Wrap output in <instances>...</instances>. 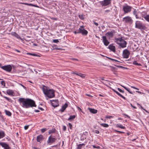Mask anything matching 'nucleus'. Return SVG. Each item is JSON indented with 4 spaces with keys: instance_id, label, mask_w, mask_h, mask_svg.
I'll return each mask as SVG.
<instances>
[{
    "instance_id": "obj_1",
    "label": "nucleus",
    "mask_w": 149,
    "mask_h": 149,
    "mask_svg": "<svg viewBox=\"0 0 149 149\" xmlns=\"http://www.w3.org/2000/svg\"><path fill=\"white\" fill-rule=\"evenodd\" d=\"M19 101L22 104L23 107L26 108L29 107H36V106L35 102L31 99L20 98L19 99Z\"/></svg>"
},
{
    "instance_id": "obj_2",
    "label": "nucleus",
    "mask_w": 149,
    "mask_h": 149,
    "mask_svg": "<svg viewBox=\"0 0 149 149\" xmlns=\"http://www.w3.org/2000/svg\"><path fill=\"white\" fill-rule=\"evenodd\" d=\"M42 91L44 94L48 97L51 98L55 96L54 91L52 89H49L45 86L42 88Z\"/></svg>"
},
{
    "instance_id": "obj_3",
    "label": "nucleus",
    "mask_w": 149,
    "mask_h": 149,
    "mask_svg": "<svg viewBox=\"0 0 149 149\" xmlns=\"http://www.w3.org/2000/svg\"><path fill=\"white\" fill-rule=\"evenodd\" d=\"M116 40L117 43L121 47L123 48L126 47L127 42L122 38H116Z\"/></svg>"
},
{
    "instance_id": "obj_4",
    "label": "nucleus",
    "mask_w": 149,
    "mask_h": 149,
    "mask_svg": "<svg viewBox=\"0 0 149 149\" xmlns=\"http://www.w3.org/2000/svg\"><path fill=\"white\" fill-rule=\"evenodd\" d=\"M75 34L81 33L83 35H86L88 33V31L84 28L83 26H81L80 28L74 32Z\"/></svg>"
},
{
    "instance_id": "obj_5",
    "label": "nucleus",
    "mask_w": 149,
    "mask_h": 149,
    "mask_svg": "<svg viewBox=\"0 0 149 149\" xmlns=\"http://www.w3.org/2000/svg\"><path fill=\"white\" fill-rule=\"evenodd\" d=\"M135 28L140 29L143 30L145 29L146 28V26L139 21H137L136 22Z\"/></svg>"
},
{
    "instance_id": "obj_6",
    "label": "nucleus",
    "mask_w": 149,
    "mask_h": 149,
    "mask_svg": "<svg viewBox=\"0 0 149 149\" xmlns=\"http://www.w3.org/2000/svg\"><path fill=\"white\" fill-rule=\"evenodd\" d=\"M3 70L7 72H10L12 69V67L10 65H7L1 67Z\"/></svg>"
},
{
    "instance_id": "obj_7",
    "label": "nucleus",
    "mask_w": 149,
    "mask_h": 149,
    "mask_svg": "<svg viewBox=\"0 0 149 149\" xmlns=\"http://www.w3.org/2000/svg\"><path fill=\"white\" fill-rule=\"evenodd\" d=\"M132 7L127 5L123 7V10L125 13L130 12L131 10Z\"/></svg>"
},
{
    "instance_id": "obj_8",
    "label": "nucleus",
    "mask_w": 149,
    "mask_h": 149,
    "mask_svg": "<svg viewBox=\"0 0 149 149\" xmlns=\"http://www.w3.org/2000/svg\"><path fill=\"white\" fill-rule=\"evenodd\" d=\"M123 21L126 23H129L130 24H132L133 21L131 17L129 16H127L123 18Z\"/></svg>"
},
{
    "instance_id": "obj_9",
    "label": "nucleus",
    "mask_w": 149,
    "mask_h": 149,
    "mask_svg": "<svg viewBox=\"0 0 149 149\" xmlns=\"http://www.w3.org/2000/svg\"><path fill=\"white\" fill-rule=\"evenodd\" d=\"M130 54V52L127 49L124 50L123 52V56L124 58H128Z\"/></svg>"
},
{
    "instance_id": "obj_10",
    "label": "nucleus",
    "mask_w": 149,
    "mask_h": 149,
    "mask_svg": "<svg viewBox=\"0 0 149 149\" xmlns=\"http://www.w3.org/2000/svg\"><path fill=\"white\" fill-rule=\"evenodd\" d=\"M52 106L56 107L59 106L58 101V100H50Z\"/></svg>"
},
{
    "instance_id": "obj_11",
    "label": "nucleus",
    "mask_w": 149,
    "mask_h": 149,
    "mask_svg": "<svg viewBox=\"0 0 149 149\" xmlns=\"http://www.w3.org/2000/svg\"><path fill=\"white\" fill-rule=\"evenodd\" d=\"M56 140V138L53 137H52L51 136H50L48 138V139L47 141V143H53Z\"/></svg>"
},
{
    "instance_id": "obj_12",
    "label": "nucleus",
    "mask_w": 149,
    "mask_h": 149,
    "mask_svg": "<svg viewBox=\"0 0 149 149\" xmlns=\"http://www.w3.org/2000/svg\"><path fill=\"white\" fill-rule=\"evenodd\" d=\"M102 42H103L104 45L106 46H108L109 44V42L107 40L106 36H102Z\"/></svg>"
},
{
    "instance_id": "obj_13",
    "label": "nucleus",
    "mask_w": 149,
    "mask_h": 149,
    "mask_svg": "<svg viewBox=\"0 0 149 149\" xmlns=\"http://www.w3.org/2000/svg\"><path fill=\"white\" fill-rule=\"evenodd\" d=\"M111 3L110 0H104L101 2V4L103 6H106Z\"/></svg>"
},
{
    "instance_id": "obj_14",
    "label": "nucleus",
    "mask_w": 149,
    "mask_h": 149,
    "mask_svg": "<svg viewBox=\"0 0 149 149\" xmlns=\"http://www.w3.org/2000/svg\"><path fill=\"white\" fill-rule=\"evenodd\" d=\"M0 145L5 149H10V148L8 145L6 143L1 142L0 143Z\"/></svg>"
},
{
    "instance_id": "obj_15",
    "label": "nucleus",
    "mask_w": 149,
    "mask_h": 149,
    "mask_svg": "<svg viewBox=\"0 0 149 149\" xmlns=\"http://www.w3.org/2000/svg\"><path fill=\"white\" fill-rule=\"evenodd\" d=\"M113 33L112 31H109L106 34V35L109 38H112L113 35Z\"/></svg>"
},
{
    "instance_id": "obj_16",
    "label": "nucleus",
    "mask_w": 149,
    "mask_h": 149,
    "mask_svg": "<svg viewBox=\"0 0 149 149\" xmlns=\"http://www.w3.org/2000/svg\"><path fill=\"white\" fill-rule=\"evenodd\" d=\"M43 139V136L42 135H40L37 136V140L38 142H41Z\"/></svg>"
},
{
    "instance_id": "obj_17",
    "label": "nucleus",
    "mask_w": 149,
    "mask_h": 149,
    "mask_svg": "<svg viewBox=\"0 0 149 149\" xmlns=\"http://www.w3.org/2000/svg\"><path fill=\"white\" fill-rule=\"evenodd\" d=\"M68 106V104L65 103L64 105H63L61 109H60L59 111L61 112H63L67 107Z\"/></svg>"
},
{
    "instance_id": "obj_18",
    "label": "nucleus",
    "mask_w": 149,
    "mask_h": 149,
    "mask_svg": "<svg viewBox=\"0 0 149 149\" xmlns=\"http://www.w3.org/2000/svg\"><path fill=\"white\" fill-rule=\"evenodd\" d=\"M6 93L9 95L11 96H13L14 93L13 90L9 89L7 90Z\"/></svg>"
},
{
    "instance_id": "obj_19",
    "label": "nucleus",
    "mask_w": 149,
    "mask_h": 149,
    "mask_svg": "<svg viewBox=\"0 0 149 149\" xmlns=\"http://www.w3.org/2000/svg\"><path fill=\"white\" fill-rule=\"evenodd\" d=\"M108 48L110 49L111 51L114 52L115 50V47L112 45H110L108 47Z\"/></svg>"
},
{
    "instance_id": "obj_20",
    "label": "nucleus",
    "mask_w": 149,
    "mask_h": 149,
    "mask_svg": "<svg viewBox=\"0 0 149 149\" xmlns=\"http://www.w3.org/2000/svg\"><path fill=\"white\" fill-rule=\"evenodd\" d=\"M88 109L91 113H96L97 112V110L94 109L89 108H88Z\"/></svg>"
},
{
    "instance_id": "obj_21",
    "label": "nucleus",
    "mask_w": 149,
    "mask_h": 149,
    "mask_svg": "<svg viewBox=\"0 0 149 149\" xmlns=\"http://www.w3.org/2000/svg\"><path fill=\"white\" fill-rule=\"evenodd\" d=\"M11 34L13 36L15 37H16L17 38H19L20 39L22 40V38H20V36L19 35L17 34L16 32H12L11 33Z\"/></svg>"
},
{
    "instance_id": "obj_22",
    "label": "nucleus",
    "mask_w": 149,
    "mask_h": 149,
    "mask_svg": "<svg viewBox=\"0 0 149 149\" xmlns=\"http://www.w3.org/2000/svg\"><path fill=\"white\" fill-rule=\"evenodd\" d=\"M77 75L81 77L82 78H84L86 77V75L84 74H82L81 73H78V74H77Z\"/></svg>"
},
{
    "instance_id": "obj_23",
    "label": "nucleus",
    "mask_w": 149,
    "mask_h": 149,
    "mask_svg": "<svg viewBox=\"0 0 149 149\" xmlns=\"http://www.w3.org/2000/svg\"><path fill=\"white\" fill-rule=\"evenodd\" d=\"M5 133L4 132L2 131L0 132V139L3 138L5 136Z\"/></svg>"
},
{
    "instance_id": "obj_24",
    "label": "nucleus",
    "mask_w": 149,
    "mask_h": 149,
    "mask_svg": "<svg viewBox=\"0 0 149 149\" xmlns=\"http://www.w3.org/2000/svg\"><path fill=\"white\" fill-rule=\"evenodd\" d=\"M5 113L6 115H7L9 116H10L11 115V113L9 111L5 110Z\"/></svg>"
},
{
    "instance_id": "obj_25",
    "label": "nucleus",
    "mask_w": 149,
    "mask_h": 149,
    "mask_svg": "<svg viewBox=\"0 0 149 149\" xmlns=\"http://www.w3.org/2000/svg\"><path fill=\"white\" fill-rule=\"evenodd\" d=\"M116 126L122 129H125V127L123 126V125L121 124H117L116 125Z\"/></svg>"
},
{
    "instance_id": "obj_26",
    "label": "nucleus",
    "mask_w": 149,
    "mask_h": 149,
    "mask_svg": "<svg viewBox=\"0 0 149 149\" xmlns=\"http://www.w3.org/2000/svg\"><path fill=\"white\" fill-rule=\"evenodd\" d=\"M121 86L122 87H123L126 90H127V91H128L130 93V94H132V93L131 91H130L128 88H127L126 87H125V86H123L122 85H121Z\"/></svg>"
},
{
    "instance_id": "obj_27",
    "label": "nucleus",
    "mask_w": 149,
    "mask_h": 149,
    "mask_svg": "<svg viewBox=\"0 0 149 149\" xmlns=\"http://www.w3.org/2000/svg\"><path fill=\"white\" fill-rule=\"evenodd\" d=\"M75 118V115L70 116V118H68V120H73Z\"/></svg>"
},
{
    "instance_id": "obj_28",
    "label": "nucleus",
    "mask_w": 149,
    "mask_h": 149,
    "mask_svg": "<svg viewBox=\"0 0 149 149\" xmlns=\"http://www.w3.org/2000/svg\"><path fill=\"white\" fill-rule=\"evenodd\" d=\"M144 18L147 21L149 22V15L145 16Z\"/></svg>"
},
{
    "instance_id": "obj_29",
    "label": "nucleus",
    "mask_w": 149,
    "mask_h": 149,
    "mask_svg": "<svg viewBox=\"0 0 149 149\" xmlns=\"http://www.w3.org/2000/svg\"><path fill=\"white\" fill-rule=\"evenodd\" d=\"M101 125L102 126L105 127H109V125L106 123H102L101 124Z\"/></svg>"
},
{
    "instance_id": "obj_30",
    "label": "nucleus",
    "mask_w": 149,
    "mask_h": 149,
    "mask_svg": "<svg viewBox=\"0 0 149 149\" xmlns=\"http://www.w3.org/2000/svg\"><path fill=\"white\" fill-rule=\"evenodd\" d=\"M27 54L33 56H38L37 54L34 53H27Z\"/></svg>"
},
{
    "instance_id": "obj_31",
    "label": "nucleus",
    "mask_w": 149,
    "mask_h": 149,
    "mask_svg": "<svg viewBox=\"0 0 149 149\" xmlns=\"http://www.w3.org/2000/svg\"><path fill=\"white\" fill-rule=\"evenodd\" d=\"M79 18L83 20L84 19V16L82 15H79Z\"/></svg>"
},
{
    "instance_id": "obj_32",
    "label": "nucleus",
    "mask_w": 149,
    "mask_h": 149,
    "mask_svg": "<svg viewBox=\"0 0 149 149\" xmlns=\"http://www.w3.org/2000/svg\"><path fill=\"white\" fill-rule=\"evenodd\" d=\"M133 64L137 65H141V64L140 63H138L137 62H136V61H135L133 62Z\"/></svg>"
},
{
    "instance_id": "obj_33",
    "label": "nucleus",
    "mask_w": 149,
    "mask_h": 149,
    "mask_svg": "<svg viewBox=\"0 0 149 149\" xmlns=\"http://www.w3.org/2000/svg\"><path fill=\"white\" fill-rule=\"evenodd\" d=\"M3 97L4 98H5L8 101H9V102H11V99L6 97V96H4Z\"/></svg>"
},
{
    "instance_id": "obj_34",
    "label": "nucleus",
    "mask_w": 149,
    "mask_h": 149,
    "mask_svg": "<svg viewBox=\"0 0 149 149\" xmlns=\"http://www.w3.org/2000/svg\"><path fill=\"white\" fill-rule=\"evenodd\" d=\"M55 132V130L54 129H52L51 130H50L49 131V134L53 133H54Z\"/></svg>"
},
{
    "instance_id": "obj_35",
    "label": "nucleus",
    "mask_w": 149,
    "mask_h": 149,
    "mask_svg": "<svg viewBox=\"0 0 149 149\" xmlns=\"http://www.w3.org/2000/svg\"><path fill=\"white\" fill-rule=\"evenodd\" d=\"M23 4H24L25 5H26L29 6H33V4H32L31 3H23Z\"/></svg>"
},
{
    "instance_id": "obj_36",
    "label": "nucleus",
    "mask_w": 149,
    "mask_h": 149,
    "mask_svg": "<svg viewBox=\"0 0 149 149\" xmlns=\"http://www.w3.org/2000/svg\"><path fill=\"white\" fill-rule=\"evenodd\" d=\"M1 84L3 86H5V83L4 81H2L1 82Z\"/></svg>"
},
{
    "instance_id": "obj_37",
    "label": "nucleus",
    "mask_w": 149,
    "mask_h": 149,
    "mask_svg": "<svg viewBox=\"0 0 149 149\" xmlns=\"http://www.w3.org/2000/svg\"><path fill=\"white\" fill-rule=\"evenodd\" d=\"M118 90L121 93H124V91H123L121 89L119 88H118Z\"/></svg>"
},
{
    "instance_id": "obj_38",
    "label": "nucleus",
    "mask_w": 149,
    "mask_h": 149,
    "mask_svg": "<svg viewBox=\"0 0 149 149\" xmlns=\"http://www.w3.org/2000/svg\"><path fill=\"white\" fill-rule=\"evenodd\" d=\"M53 42H54V43H58V42H59V41H58V40L57 39H54V40H53Z\"/></svg>"
},
{
    "instance_id": "obj_39",
    "label": "nucleus",
    "mask_w": 149,
    "mask_h": 149,
    "mask_svg": "<svg viewBox=\"0 0 149 149\" xmlns=\"http://www.w3.org/2000/svg\"><path fill=\"white\" fill-rule=\"evenodd\" d=\"M118 95L119 96H120V97H122L123 99H125V97H124L122 95H121V94H120V93Z\"/></svg>"
},
{
    "instance_id": "obj_40",
    "label": "nucleus",
    "mask_w": 149,
    "mask_h": 149,
    "mask_svg": "<svg viewBox=\"0 0 149 149\" xmlns=\"http://www.w3.org/2000/svg\"><path fill=\"white\" fill-rule=\"evenodd\" d=\"M68 125L70 129H72V124L70 123H69Z\"/></svg>"
},
{
    "instance_id": "obj_41",
    "label": "nucleus",
    "mask_w": 149,
    "mask_h": 149,
    "mask_svg": "<svg viewBox=\"0 0 149 149\" xmlns=\"http://www.w3.org/2000/svg\"><path fill=\"white\" fill-rule=\"evenodd\" d=\"M46 129L45 128V129H42L41 130V131L43 133V132H45L46 131Z\"/></svg>"
},
{
    "instance_id": "obj_42",
    "label": "nucleus",
    "mask_w": 149,
    "mask_h": 149,
    "mask_svg": "<svg viewBox=\"0 0 149 149\" xmlns=\"http://www.w3.org/2000/svg\"><path fill=\"white\" fill-rule=\"evenodd\" d=\"M29 127V125L25 126L24 127V128L25 130H27L28 129Z\"/></svg>"
},
{
    "instance_id": "obj_43",
    "label": "nucleus",
    "mask_w": 149,
    "mask_h": 149,
    "mask_svg": "<svg viewBox=\"0 0 149 149\" xmlns=\"http://www.w3.org/2000/svg\"><path fill=\"white\" fill-rule=\"evenodd\" d=\"M138 104V105H139L140 106V107H141V109H143L144 111H145L146 112H147V111H146L145 109H143V107H142V106H141V105H140V104Z\"/></svg>"
},
{
    "instance_id": "obj_44",
    "label": "nucleus",
    "mask_w": 149,
    "mask_h": 149,
    "mask_svg": "<svg viewBox=\"0 0 149 149\" xmlns=\"http://www.w3.org/2000/svg\"><path fill=\"white\" fill-rule=\"evenodd\" d=\"M113 91L114 92H115L118 95L119 93V92H118L117 91H116L114 89H113Z\"/></svg>"
},
{
    "instance_id": "obj_45",
    "label": "nucleus",
    "mask_w": 149,
    "mask_h": 149,
    "mask_svg": "<svg viewBox=\"0 0 149 149\" xmlns=\"http://www.w3.org/2000/svg\"><path fill=\"white\" fill-rule=\"evenodd\" d=\"M66 127L65 126H63V130L64 131H65L66 130Z\"/></svg>"
},
{
    "instance_id": "obj_46",
    "label": "nucleus",
    "mask_w": 149,
    "mask_h": 149,
    "mask_svg": "<svg viewBox=\"0 0 149 149\" xmlns=\"http://www.w3.org/2000/svg\"><path fill=\"white\" fill-rule=\"evenodd\" d=\"M81 147L82 146H81L80 145H78V149H81Z\"/></svg>"
},
{
    "instance_id": "obj_47",
    "label": "nucleus",
    "mask_w": 149,
    "mask_h": 149,
    "mask_svg": "<svg viewBox=\"0 0 149 149\" xmlns=\"http://www.w3.org/2000/svg\"><path fill=\"white\" fill-rule=\"evenodd\" d=\"M95 132L96 134H98L100 132L98 130H95Z\"/></svg>"
},
{
    "instance_id": "obj_48",
    "label": "nucleus",
    "mask_w": 149,
    "mask_h": 149,
    "mask_svg": "<svg viewBox=\"0 0 149 149\" xmlns=\"http://www.w3.org/2000/svg\"><path fill=\"white\" fill-rule=\"evenodd\" d=\"M131 87L132 88H133L134 89H137V90H139V89H138V88L135 87L133 86H131Z\"/></svg>"
},
{
    "instance_id": "obj_49",
    "label": "nucleus",
    "mask_w": 149,
    "mask_h": 149,
    "mask_svg": "<svg viewBox=\"0 0 149 149\" xmlns=\"http://www.w3.org/2000/svg\"><path fill=\"white\" fill-rule=\"evenodd\" d=\"M136 12H137V11L136 10H134V12H133V14L134 15H136Z\"/></svg>"
},
{
    "instance_id": "obj_50",
    "label": "nucleus",
    "mask_w": 149,
    "mask_h": 149,
    "mask_svg": "<svg viewBox=\"0 0 149 149\" xmlns=\"http://www.w3.org/2000/svg\"><path fill=\"white\" fill-rule=\"evenodd\" d=\"M93 23L96 26H98V23H96V22H94Z\"/></svg>"
},
{
    "instance_id": "obj_51",
    "label": "nucleus",
    "mask_w": 149,
    "mask_h": 149,
    "mask_svg": "<svg viewBox=\"0 0 149 149\" xmlns=\"http://www.w3.org/2000/svg\"><path fill=\"white\" fill-rule=\"evenodd\" d=\"M115 131L117 132H119V133H124V132H121V131H117L116 130Z\"/></svg>"
},
{
    "instance_id": "obj_52",
    "label": "nucleus",
    "mask_w": 149,
    "mask_h": 149,
    "mask_svg": "<svg viewBox=\"0 0 149 149\" xmlns=\"http://www.w3.org/2000/svg\"><path fill=\"white\" fill-rule=\"evenodd\" d=\"M112 117H113V116H107L106 118H112Z\"/></svg>"
},
{
    "instance_id": "obj_53",
    "label": "nucleus",
    "mask_w": 149,
    "mask_h": 149,
    "mask_svg": "<svg viewBox=\"0 0 149 149\" xmlns=\"http://www.w3.org/2000/svg\"><path fill=\"white\" fill-rule=\"evenodd\" d=\"M130 105H131V107H133L134 109H136V107L133 106L132 104H130Z\"/></svg>"
},
{
    "instance_id": "obj_54",
    "label": "nucleus",
    "mask_w": 149,
    "mask_h": 149,
    "mask_svg": "<svg viewBox=\"0 0 149 149\" xmlns=\"http://www.w3.org/2000/svg\"><path fill=\"white\" fill-rule=\"evenodd\" d=\"M71 73L72 74H76V75H77V74H78V73H76L75 72H72Z\"/></svg>"
},
{
    "instance_id": "obj_55",
    "label": "nucleus",
    "mask_w": 149,
    "mask_h": 149,
    "mask_svg": "<svg viewBox=\"0 0 149 149\" xmlns=\"http://www.w3.org/2000/svg\"><path fill=\"white\" fill-rule=\"evenodd\" d=\"M124 115L126 116H127V117H128L129 118H130V117L126 114H124Z\"/></svg>"
},
{
    "instance_id": "obj_56",
    "label": "nucleus",
    "mask_w": 149,
    "mask_h": 149,
    "mask_svg": "<svg viewBox=\"0 0 149 149\" xmlns=\"http://www.w3.org/2000/svg\"><path fill=\"white\" fill-rule=\"evenodd\" d=\"M110 59L111 60H112V61H118L115 59H112V58H110Z\"/></svg>"
},
{
    "instance_id": "obj_57",
    "label": "nucleus",
    "mask_w": 149,
    "mask_h": 149,
    "mask_svg": "<svg viewBox=\"0 0 149 149\" xmlns=\"http://www.w3.org/2000/svg\"><path fill=\"white\" fill-rule=\"evenodd\" d=\"M81 146H85V144L84 143L80 144H79Z\"/></svg>"
},
{
    "instance_id": "obj_58",
    "label": "nucleus",
    "mask_w": 149,
    "mask_h": 149,
    "mask_svg": "<svg viewBox=\"0 0 149 149\" xmlns=\"http://www.w3.org/2000/svg\"><path fill=\"white\" fill-rule=\"evenodd\" d=\"M35 111L36 112H38L40 111L38 110H35Z\"/></svg>"
},
{
    "instance_id": "obj_59",
    "label": "nucleus",
    "mask_w": 149,
    "mask_h": 149,
    "mask_svg": "<svg viewBox=\"0 0 149 149\" xmlns=\"http://www.w3.org/2000/svg\"><path fill=\"white\" fill-rule=\"evenodd\" d=\"M33 6H34V7H37V8H39V6L37 5H33Z\"/></svg>"
},
{
    "instance_id": "obj_60",
    "label": "nucleus",
    "mask_w": 149,
    "mask_h": 149,
    "mask_svg": "<svg viewBox=\"0 0 149 149\" xmlns=\"http://www.w3.org/2000/svg\"><path fill=\"white\" fill-rule=\"evenodd\" d=\"M21 85V86H22L24 88H26V87H25L24 86H23V85L22 84H20Z\"/></svg>"
},
{
    "instance_id": "obj_61",
    "label": "nucleus",
    "mask_w": 149,
    "mask_h": 149,
    "mask_svg": "<svg viewBox=\"0 0 149 149\" xmlns=\"http://www.w3.org/2000/svg\"><path fill=\"white\" fill-rule=\"evenodd\" d=\"M100 79H102V80H104V77H103L100 78Z\"/></svg>"
},
{
    "instance_id": "obj_62",
    "label": "nucleus",
    "mask_w": 149,
    "mask_h": 149,
    "mask_svg": "<svg viewBox=\"0 0 149 149\" xmlns=\"http://www.w3.org/2000/svg\"><path fill=\"white\" fill-rule=\"evenodd\" d=\"M109 10H107L105 11V12H109Z\"/></svg>"
},
{
    "instance_id": "obj_63",
    "label": "nucleus",
    "mask_w": 149,
    "mask_h": 149,
    "mask_svg": "<svg viewBox=\"0 0 149 149\" xmlns=\"http://www.w3.org/2000/svg\"><path fill=\"white\" fill-rule=\"evenodd\" d=\"M39 109H40L41 110L43 111V109L42 108H40Z\"/></svg>"
},
{
    "instance_id": "obj_64",
    "label": "nucleus",
    "mask_w": 149,
    "mask_h": 149,
    "mask_svg": "<svg viewBox=\"0 0 149 149\" xmlns=\"http://www.w3.org/2000/svg\"><path fill=\"white\" fill-rule=\"evenodd\" d=\"M135 16H136V18H137V19L139 18V17L137 16V15H136Z\"/></svg>"
}]
</instances>
